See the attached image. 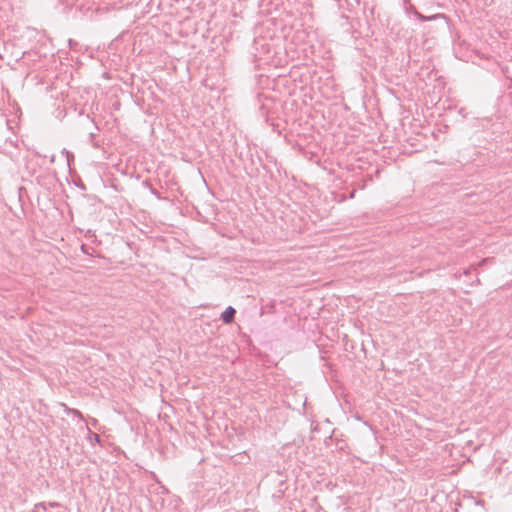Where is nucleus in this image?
Instances as JSON below:
<instances>
[{
    "label": "nucleus",
    "instance_id": "nucleus-1",
    "mask_svg": "<svg viewBox=\"0 0 512 512\" xmlns=\"http://www.w3.org/2000/svg\"><path fill=\"white\" fill-rule=\"evenodd\" d=\"M235 309L233 307H227L222 313L221 318L225 323H231L234 319Z\"/></svg>",
    "mask_w": 512,
    "mask_h": 512
},
{
    "label": "nucleus",
    "instance_id": "nucleus-2",
    "mask_svg": "<svg viewBox=\"0 0 512 512\" xmlns=\"http://www.w3.org/2000/svg\"><path fill=\"white\" fill-rule=\"evenodd\" d=\"M418 17H419V19H421V20H427V19H428V18H426V17H424V16H422V15H420V14H418Z\"/></svg>",
    "mask_w": 512,
    "mask_h": 512
}]
</instances>
